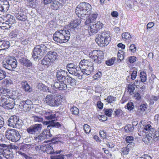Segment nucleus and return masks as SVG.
Listing matches in <instances>:
<instances>
[{
	"label": "nucleus",
	"mask_w": 159,
	"mask_h": 159,
	"mask_svg": "<svg viewBox=\"0 0 159 159\" xmlns=\"http://www.w3.org/2000/svg\"><path fill=\"white\" fill-rule=\"evenodd\" d=\"M61 99L60 95L48 94L45 97L44 102L50 106L57 107L61 104Z\"/></svg>",
	"instance_id": "7ed1b4c3"
},
{
	"label": "nucleus",
	"mask_w": 159,
	"mask_h": 159,
	"mask_svg": "<svg viewBox=\"0 0 159 159\" xmlns=\"http://www.w3.org/2000/svg\"><path fill=\"white\" fill-rule=\"evenodd\" d=\"M159 138V131H155L154 135L152 138L154 141H156Z\"/></svg>",
	"instance_id": "69168bd1"
},
{
	"label": "nucleus",
	"mask_w": 159,
	"mask_h": 159,
	"mask_svg": "<svg viewBox=\"0 0 159 159\" xmlns=\"http://www.w3.org/2000/svg\"><path fill=\"white\" fill-rule=\"evenodd\" d=\"M79 67H78L77 66H75L73 68H71L67 69L68 72L70 74L74 75V74H77V72L80 70Z\"/></svg>",
	"instance_id": "473e14b6"
},
{
	"label": "nucleus",
	"mask_w": 159,
	"mask_h": 159,
	"mask_svg": "<svg viewBox=\"0 0 159 159\" xmlns=\"http://www.w3.org/2000/svg\"><path fill=\"white\" fill-rule=\"evenodd\" d=\"M89 27L88 28V30L90 35L93 34L97 33L101 29H102L103 26V24L100 21H98L97 23L94 22L90 24Z\"/></svg>",
	"instance_id": "9d476101"
},
{
	"label": "nucleus",
	"mask_w": 159,
	"mask_h": 159,
	"mask_svg": "<svg viewBox=\"0 0 159 159\" xmlns=\"http://www.w3.org/2000/svg\"><path fill=\"white\" fill-rule=\"evenodd\" d=\"M33 145L32 144H24L20 146V149H22L23 151H26L30 148H33Z\"/></svg>",
	"instance_id": "c9c22d12"
},
{
	"label": "nucleus",
	"mask_w": 159,
	"mask_h": 159,
	"mask_svg": "<svg viewBox=\"0 0 159 159\" xmlns=\"http://www.w3.org/2000/svg\"><path fill=\"white\" fill-rule=\"evenodd\" d=\"M91 5L89 3L83 2L78 5L75 10V12L79 17H85V16L91 13Z\"/></svg>",
	"instance_id": "f03ea898"
},
{
	"label": "nucleus",
	"mask_w": 159,
	"mask_h": 159,
	"mask_svg": "<svg viewBox=\"0 0 159 159\" xmlns=\"http://www.w3.org/2000/svg\"><path fill=\"white\" fill-rule=\"evenodd\" d=\"M34 120L35 122H43V119L42 117H39L37 116H33Z\"/></svg>",
	"instance_id": "5fc2aeb1"
},
{
	"label": "nucleus",
	"mask_w": 159,
	"mask_h": 159,
	"mask_svg": "<svg viewBox=\"0 0 159 159\" xmlns=\"http://www.w3.org/2000/svg\"><path fill=\"white\" fill-rule=\"evenodd\" d=\"M70 111L72 114L75 115H77L79 113V109L76 107H73L70 108Z\"/></svg>",
	"instance_id": "3c124183"
},
{
	"label": "nucleus",
	"mask_w": 159,
	"mask_h": 159,
	"mask_svg": "<svg viewBox=\"0 0 159 159\" xmlns=\"http://www.w3.org/2000/svg\"><path fill=\"white\" fill-rule=\"evenodd\" d=\"M125 131L127 132H132L134 129V126L131 124H128L125 127Z\"/></svg>",
	"instance_id": "a19ab883"
},
{
	"label": "nucleus",
	"mask_w": 159,
	"mask_h": 159,
	"mask_svg": "<svg viewBox=\"0 0 159 159\" xmlns=\"http://www.w3.org/2000/svg\"><path fill=\"white\" fill-rule=\"evenodd\" d=\"M124 53L125 52L121 50H119L118 51L117 54L118 57L121 61L124 59Z\"/></svg>",
	"instance_id": "de8ad7c7"
},
{
	"label": "nucleus",
	"mask_w": 159,
	"mask_h": 159,
	"mask_svg": "<svg viewBox=\"0 0 159 159\" xmlns=\"http://www.w3.org/2000/svg\"><path fill=\"white\" fill-rule=\"evenodd\" d=\"M43 125H47V129L50 130L54 127L58 128L61 126V125L59 122H55L54 120L51 121H46L43 122Z\"/></svg>",
	"instance_id": "f3484780"
},
{
	"label": "nucleus",
	"mask_w": 159,
	"mask_h": 159,
	"mask_svg": "<svg viewBox=\"0 0 159 159\" xmlns=\"http://www.w3.org/2000/svg\"><path fill=\"white\" fill-rule=\"evenodd\" d=\"M11 91L9 89L6 88H2L0 90V92L1 93L0 95V100H2L4 98L8 99L9 98H11L12 96L11 94Z\"/></svg>",
	"instance_id": "f8f14e48"
},
{
	"label": "nucleus",
	"mask_w": 159,
	"mask_h": 159,
	"mask_svg": "<svg viewBox=\"0 0 159 159\" xmlns=\"http://www.w3.org/2000/svg\"><path fill=\"white\" fill-rule=\"evenodd\" d=\"M5 136L7 139L14 142H17L21 138L18 131L14 129L7 130L5 132Z\"/></svg>",
	"instance_id": "39448f33"
},
{
	"label": "nucleus",
	"mask_w": 159,
	"mask_h": 159,
	"mask_svg": "<svg viewBox=\"0 0 159 159\" xmlns=\"http://www.w3.org/2000/svg\"><path fill=\"white\" fill-rule=\"evenodd\" d=\"M0 26L2 28H3V29H7L10 28L11 26L8 23L3 22L0 23Z\"/></svg>",
	"instance_id": "ea45409f"
},
{
	"label": "nucleus",
	"mask_w": 159,
	"mask_h": 159,
	"mask_svg": "<svg viewBox=\"0 0 159 159\" xmlns=\"http://www.w3.org/2000/svg\"><path fill=\"white\" fill-rule=\"evenodd\" d=\"M93 66V62L89 61V60L83 59L80 62L79 66L80 69H84L86 67L89 66Z\"/></svg>",
	"instance_id": "aec40b11"
},
{
	"label": "nucleus",
	"mask_w": 159,
	"mask_h": 159,
	"mask_svg": "<svg viewBox=\"0 0 159 159\" xmlns=\"http://www.w3.org/2000/svg\"><path fill=\"white\" fill-rule=\"evenodd\" d=\"M2 156L7 159H11L13 157L12 152L8 149H5Z\"/></svg>",
	"instance_id": "c85d7f7f"
},
{
	"label": "nucleus",
	"mask_w": 159,
	"mask_h": 159,
	"mask_svg": "<svg viewBox=\"0 0 159 159\" xmlns=\"http://www.w3.org/2000/svg\"><path fill=\"white\" fill-rule=\"evenodd\" d=\"M89 57L96 63H100L101 60L104 58V53L100 50H94L89 53Z\"/></svg>",
	"instance_id": "6e6552de"
},
{
	"label": "nucleus",
	"mask_w": 159,
	"mask_h": 159,
	"mask_svg": "<svg viewBox=\"0 0 159 159\" xmlns=\"http://www.w3.org/2000/svg\"><path fill=\"white\" fill-rule=\"evenodd\" d=\"M81 21V19L79 17V18L71 21L69 26L70 28L72 29L76 28L80 23Z\"/></svg>",
	"instance_id": "b1692460"
},
{
	"label": "nucleus",
	"mask_w": 159,
	"mask_h": 159,
	"mask_svg": "<svg viewBox=\"0 0 159 159\" xmlns=\"http://www.w3.org/2000/svg\"><path fill=\"white\" fill-rule=\"evenodd\" d=\"M148 107L147 104H143L140 106L139 107L137 111V113L138 115L140 116L144 114V112Z\"/></svg>",
	"instance_id": "a878e982"
},
{
	"label": "nucleus",
	"mask_w": 159,
	"mask_h": 159,
	"mask_svg": "<svg viewBox=\"0 0 159 159\" xmlns=\"http://www.w3.org/2000/svg\"><path fill=\"white\" fill-rule=\"evenodd\" d=\"M128 145L127 147L123 148L121 150V153L122 155H125L128 154L129 151V148H128Z\"/></svg>",
	"instance_id": "37998d69"
},
{
	"label": "nucleus",
	"mask_w": 159,
	"mask_h": 159,
	"mask_svg": "<svg viewBox=\"0 0 159 159\" xmlns=\"http://www.w3.org/2000/svg\"><path fill=\"white\" fill-rule=\"evenodd\" d=\"M45 151L48 154H53L54 152V150L52 147L51 146L48 145L46 146L45 147Z\"/></svg>",
	"instance_id": "58836bf2"
},
{
	"label": "nucleus",
	"mask_w": 159,
	"mask_h": 159,
	"mask_svg": "<svg viewBox=\"0 0 159 159\" xmlns=\"http://www.w3.org/2000/svg\"><path fill=\"white\" fill-rule=\"evenodd\" d=\"M137 73V70H135L132 71L131 74V78L133 80H134L136 78Z\"/></svg>",
	"instance_id": "052dcab7"
},
{
	"label": "nucleus",
	"mask_w": 159,
	"mask_h": 159,
	"mask_svg": "<svg viewBox=\"0 0 159 159\" xmlns=\"http://www.w3.org/2000/svg\"><path fill=\"white\" fill-rule=\"evenodd\" d=\"M1 100H0L1 106L7 109H12L14 107V103L10 102L9 99L3 98Z\"/></svg>",
	"instance_id": "4468645a"
},
{
	"label": "nucleus",
	"mask_w": 159,
	"mask_h": 159,
	"mask_svg": "<svg viewBox=\"0 0 159 159\" xmlns=\"http://www.w3.org/2000/svg\"><path fill=\"white\" fill-rule=\"evenodd\" d=\"M32 105V102L30 100H27L25 101L20 102L19 106L21 109H22L24 111H29L31 109Z\"/></svg>",
	"instance_id": "ddd939ff"
},
{
	"label": "nucleus",
	"mask_w": 159,
	"mask_h": 159,
	"mask_svg": "<svg viewBox=\"0 0 159 159\" xmlns=\"http://www.w3.org/2000/svg\"><path fill=\"white\" fill-rule=\"evenodd\" d=\"M159 99L158 96H152L150 100V103L152 104H153L154 102H156Z\"/></svg>",
	"instance_id": "680f3d73"
},
{
	"label": "nucleus",
	"mask_w": 159,
	"mask_h": 159,
	"mask_svg": "<svg viewBox=\"0 0 159 159\" xmlns=\"http://www.w3.org/2000/svg\"><path fill=\"white\" fill-rule=\"evenodd\" d=\"M4 20L6 22L8 23L11 26L15 23L14 17L10 14H7L4 16Z\"/></svg>",
	"instance_id": "4be33fe9"
},
{
	"label": "nucleus",
	"mask_w": 159,
	"mask_h": 159,
	"mask_svg": "<svg viewBox=\"0 0 159 159\" xmlns=\"http://www.w3.org/2000/svg\"><path fill=\"white\" fill-rule=\"evenodd\" d=\"M108 103H111L114 101V98L112 96H109L107 97V99H105Z\"/></svg>",
	"instance_id": "0e129e2a"
},
{
	"label": "nucleus",
	"mask_w": 159,
	"mask_h": 159,
	"mask_svg": "<svg viewBox=\"0 0 159 159\" xmlns=\"http://www.w3.org/2000/svg\"><path fill=\"white\" fill-rule=\"evenodd\" d=\"M123 114V111L120 109H116L114 111V115L115 116L121 117Z\"/></svg>",
	"instance_id": "79ce46f5"
},
{
	"label": "nucleus",
	"mask_w": 159,
	"mask_h": 159,
	"mask_svg": "<svg viewBox=\"0 0 159 159\" xmlns=\"http://www.w3.org/2000/svg\"><path fill=\"white\" fill-rule=\"evenodd\" d=\"M67 72L65 70L60 69L57 70V78L58 81H66L67 74Z\"/></svg>",
	"instance_id": "2eb2a0df"
},
{
	"label": "nucleus",
	"mask_w": 159,
	"mask_h": 159,
	"mask_svg": "<svg viewBox=\"0 0 159 159\" xmlns=\"http://www.w3.org/2000/svg\"><path fill=\"white\" fill-rule=\"evenodd\" d=\"M24 65L26 66L30 67L32 65V63L30 60L26 58Z\"/></svg>",
	"instance_id": "774afa93"
},
{
	"label": "nucleus",
	"mask_w": 159,
	"mask_h": 159,
	"mask_svg": "<svg viewBox=\"0 0 159 159\" xmlns=\"http://www.w3.org/2000/svg\"><path fill=\"white\" fill-rule=\"evenodd\" d=\"M8 125L13 128H19L23 124L22 121L18 117L14 116H11L8 120Z\"/></svg>",
	"instance_id": "1a4fd4ad"
},
{
	"label": "nucleus",
	"mask_w": 159,
	"mask_h": 159,
	"mask_svg": "<svg viewBox=\"0 0 159 159\" xmlns=\"http://www.w3.org/2000/svg\"><path fill=\"white\" fill-rule=\"evenodd\" d=\"M42 127V125L41 124H36L27 128V131L30 134L35 135L40 132Z\"/></svg>",
	"instance_id": "9b49d317"
},
{
	"label": "nucleus",
	"mask_w": 159,
	"mask_h": 159,
	"mask_svg": "<svg viewBox=\"0 0 159 159\" xmlns=\"http://www.w3.org/2000/svg\"><path fill=\"white\" fill-rule=\"evenodd\" d=\"M12 81L10 79H6L2 81L3 84L4 85H9L12 84Z\"/></svg>",
	"instance_id": "6e6d98bb"
},
{
	"label": "nucleus",
	"mask_w": 159,
	"mask_h": 159,
	"mask_svg": "<svg viewBox=\"0 0 159 159\" xmlns=\"http://www.w3.org/2000/svg\"><path fill=\"white\" fill-rule=\"evenodd\" d=\"M52 63L48 57L46 55L43 58L42 60L41 63L45 65H50L51 63Z\"/></svg>",
	"instance_id": "72a5a7b5"
},
{
	"label": "nucleus",
	"mask_w": 159,
	"mask_h": 159,
	"mask_svg": "<svg viewBox=\"0 0 159 159\" xmlns=\"http://www.w3.org/2000/svg\"><path fill=\"white\" fill-rule=\"evenodd\" d=\"M45 132V130H43L42 134L38 137L35 138L36 140L38 142H39V141H42V140L44 139H45L44 135Z\"/></svg>",
	"instance_id": "4c0bfd02"
},
{
	"label": "nucleus",
	"mask_w": 159,
	"mask_h": 159,
	"mask_svg": "<svg viewBox=\"0 0 159 159\" xmlns=\"http://www.w3.org/2000/svg\"><path fill=\"white\" fill-rule=\"evenodd\" d=\"M43 130H45V133L44 134L45 139H49L50 137H52V135L50 134V130L44 129Z\"/></svg>",
	"instance_id": "603ef678"
},
{
	"label": "nucleus",
	"mask_w": 159,
	"mask_h": 159,
	"mask_svg": "<svg viewBox=\"0 0 159 159\" xmlns=\"http://www.w3.org/2000/svg\"><path fill=\"white\" fill-rule=\"evenodd\" d=\"M59 81V82H56L54 83V86L56 89L60 90H65L67 88L69 89V88H70V87H68L66 84V81Z\"/></svg>",
	"instance_id": "dca6fc26"
},
{
	"label": "nucleus",
	"mask_w": 159,
	"mask_h": 159,
	"mask_svg": "<svg viewBox=\"0 0 159 159\" xmlns=\"http://www.w3.org/2000/svg\"><path fill=\"white\" fill-rule=\"evenodd\" d=\"M129 51L132 52H134L136 50V46L134 44H131L129 47Z\"/></svg>",
	"instance_id": "338daca9"
},
{
	"label": "nucleus",
	"mask_w": 159,
	"mask_h": 159,
	"mask_svg": "<svg viewBox=\"0 0 159 159\" xmlns=\"http://www.w3.org/2000/svg\"><path fill=\"white\" fill-rule=\"evenodd\" d=\"M19 34V32L17 30H15L12 31L10 33V36L12 37H15L17 36Z\"/></svg>",
	"instance_id": "8fccbe9b"
},
{
	"label": "nucleus",
	"mask_w": 159,
	"mask_h": 159,
	"mask_svg": "<svg viewBox=\"0 0 159 159\" xmlns=\"http://www.w3.org/2000/svg\"><path fill=\"white\" fill-rule=\"evenodd\" d=\"M7 76L6 72L1 69H0V81L5 78Z\"/></svg>",
	"instance_id": "a18cd8bd"
},
{
	"label": "nucleus",
	"mask_w": 159,
	"mask_h": 159,
	"mask_svg": "<svg viewBox=\"0 0 159 159\" xmlns=\"http://www.w3.org/2000/svg\"><path fill=\"white\" fill-rule=\"evenodd\" d=\"M23 89L25 92H31L32 91V88L30 86L26 81L22 82Z\"/></svg>",
	"instance_id": "7c9ffc66"
},
{
	"label": "nucleus",
	"mask_w": 159,
	"mask_h": 159,
	"mask_svg": "<svg viewBox=\"0 0 159 159\" xmlns=\"http://www.w3.org/2000/svg\"><path fill=\"white\" fill-rule=\"evenodd\" d=\"M152 140H153L152 137H149V136L147 135V134H146V136L143 139V141L148 144H150L152 142Z\"/></svg>",
	"instance_id": "f704fd0d"
},
{
	"label": "nucleus",
	"mask_w": 159,
	"mask_h": 159,
	"mask_svg": "<svg viewBox=\"0 0 159 159\" xmlns=\"http://www.w3.org/2000/svg\"><path fill=\"white\" fill-rule=\"evenodd\" d=\"M115 60L116 58L115 57H112L111 59L107 61L106 63L108 66H111L114 64Z\"/></svg>",
	"instance_id": "4d7b16f0"
},
{
	"label": "nucleus",
	"mask_w": 159,
	"mask_h": 159,
	"mask_svg": "<svg viewBox=\"0 0 159 159\" xmlns=\"http://www.w3.org/2000/svg\"><path fill=\"white\" fill-rule=\"evenodd\" d=\"M81 70V72H82L83 74L88 75L91 74L93 70V66H89L84 69Z\"/></svg>",
	"instance_id": "bb28decb"
},
{
	"label": "nucleus",
	"mask_w": 159,
	"mask_h": 159,
	"mask_svg": "<svg viewBox=\"0 0 159 159\" xmlns=\"http://www.w3.org/2000/svg\"><path fill=\"white\" fill-rule=\"evenodd\" d=\"M140 77L141 82H145L147 80V75L144 71L141 72L140 74Z\"/></svg>",
	"instance_id": "e433bc0d"
},
{
	"label": "nucleus",
	"mask_w": 159,
	"mask_h": 159,
	"mask_svg": "<svg viewBox=\"0 0 159 159\" xmlns=\"http://www.w3.org/2000/svg\"><path fill=\"white\" fill-rule=\"evenodd\" d=\"M67 81V86L69 87V85L71 86H75L76 85V80L75 79L72 77L67 76L66 77V81Z\"/></svg>",
	"instance_id": "cd10ccee"
},
{
	"label": "nucleus",
	"mask_w": 159,
	"mask_h": 159,
	"mask_svg": "<svg viewBox=\"0 0 159 159\" xmlns=\"http://www.w3.org/2000/svg\"><path fill=\"white\" fill-rule=\"evenodd\" d=\"M98 15V13L97 12H93L92 14L89 18L91 19L92 21L93 22L97 18Z\"/></svg>",
	"instance_id": "e2e57ef3"
},
{
	"label": "nucleus",
	"mask_w": 159,
	"mask_h": 159,
	"mask_svg": "<svg viewBox=\"0 0 159 159\" xmlns=\"http://www.w3.org/2000/svg\"><path fill=\"white\" fill-rule=\"evenodd\" d=\"M16 16L17 20L22 21H25L27 19V16L23 12H20L16 14Z\"/></svg>",
	"instance_id": "c756f323"
},
{
	"label": "nucleus",
	"mask_w": 159,
	"mask_h": 159,
	"mask_svg": "<svg viewBox=\"0 0 159 159\" xmlns=\"http://www.w3.org/2000/svg\"><path fill=\"white\" fill-rule=\"evenodd\" d=\"M17 62L14 57H11L6 59L2 62V66L6 69L11 70L13 68H15L17 66Z\"/></svg>",
	"instance_id": "0eeeda50"
},
{
	"label": "nucleus",
	"mask_w": 159,
	"mask_h": 159,
	"mask_svg": "<svg viewBox=\"0 0 159 159\" xmlns=\"http://www.w3.org/2000/svg\"><path fill=\"white\" fill-rule=\"evenodd\" d=\"M9 5L7 0H0V11L6 12L8 9Z\"/></svg>",
	"instance_id": "a211bd4d"
},
{
	"label": "nucleus",
	"mask_w": 159,
	"mask_h": 159,
	"mask_svg": "<svg viewBox=\"0 0 159 159\" xmlns=\"http://www.w3.org/2000/svg\"><path fill=\"white\" fill-rule=\"evenodd\" d=\"M134 107V105L133 102H128L125 106V108L127 109L129 111H131Z\"/></svg>",
	"instance_id": "c03bdc74"
},
{
	"label": "nucleus",
	"mask_w": 159,
	"mask_h": 159,
	"mask_svg": "<svg viewBox=\"0 0 159 159\" xmlns=\"http://www.w3.org/2000/svg\"><path fill=\"white\" fill-rule=\"evenodd\" d=\"M84 129L86 134L89 133L91 130L90 127L87 124H84Z\"/></svg>",
	"instance_id": "bf43d9fd"
},
{
	"label": "nucleus",
	"mask_w": 159,
	"mask_h": 159,
	"mask_svg": "<svg viewBox=\"0 0 159 159\" xmlns=\"http://www.w3.org/2000/svg\"><path fill=\"white\" fill-rule=\"evenodd\" d=\"M47 55L52 62L57 59L58 55L55 52L49 51Z\"/></svg>",
	"instance_id": "5701e85b"
},
{
	"label": "nucleus",
	"mask_w": 159,
	"mask_h": 159,
	"mask_svg": "<svg viewBox=\"0 0 159 159\" xmlns=\"http://www.w3.org/2000/svg\"><path fill=\"white\" fill-rule=\"evenodd\" d=\"M105 114L107 116L111 117L112 115L113 111L111 109H104Z\"/></svg>",
	"instance_id": "49530a36"
},
{
	"label": "nucleus",
	"mask_w": 159,
	"mask_h": 159,
	"mask_svg": "<svg viewBox=\"0 0 159 159\" xmlns=\"http://www.w3.org/2000/svg\"><path fill=\"white\" fill-rule=\"evenodd\" d=\"M70 36V31L67 30H59L56 31L53 34V38L56 43H62L67 42Z\"/></svg>",
	"instance_id": "f257e3e1"
},
{
	"label": "nucleus",
	"mask_w": 159,
	"mask_h": 159,
	"mask_svg": "<svg viewBox=\"0 0 159 159\" xmlns=\"http://www.w3.org/2000/svg\"><path fill=\"white\" fill-rule=\"evenodd\" d=\"M61 152V151H59V152H58L56 151L54 152L53 154V155L51 156V159H64V155H57L58 154H60Z\"/></svg>",
	"instance_id": "2f4dec72"
},
{
	"label": "nucleus",
	"mask_w": 159,
	"mask_h": 159,
	"mask_svg": "<svg viewBox=\"0 0 159 159\" xmlns=\"http://www.w3.org/2000/svg\"><path fill=\"white\" fill-rule=\"evenodd\" d=\"M122 38L126 39H129L131 38V36L130 34L128 32H125L122 34Z\"/></svg>",
	"instance_id": "13d9d810"
},
{
	"label": "nucleus",
	"mask_w": 159,
	"mask_h": 159,
	"mask_svg": "<svg viewBox=\"0 0 159 159\" xmlns=\"http://www.w3.org/2000/svg\"><path fill=\"white\" fill-rule=\"evenodd\" d=\"M155 131V129L154 128H151L150 130L147 132L146 133V134L149 136V137H153Z\"/></svg>",
	"instance_id": "864d4df0"
},
{
	"label": "nucleus",
	"mask_w": 159,
	"mask_h": 159,
	"mask_svg": "<svg viewBox=\"0 0 159 159\" xmlns=\"http://www.w3.org/2000/svg\"><path fill=\"white\" fill-rule=\"evenodd\" d=\"M110 40L109 34L106 32H104L98 35L96 38V41L100 46H105L107 45Z\"/></svg>",
	"instance_id": "423d86ee"
},
{
	"label": "nucleus",
	"mask_w": 159,
	"mask_h": 159,
	"mask_svg": "<svg viewBox=\"0 0 159 159\" xmlns=\"http://www.w3.org/2000/svg\"><path fill=\"white\" fill-rule=\"evenodd\" d=\"M42 115L44 116L45 119L47 120H52L55 118L56 114L52 113V111H42Z\"/></svg>",
	"instance_id": "6ab92c4d"
},
{
	"label": "nucleus",
	"mask_w": 159,
	"mask_h": 159,
	"mask_svg": "<svg viewBox=\"0 0 159 159\" xmlns=\"http://www.w3.org/2000/svg\"><path fill=\"white\" fill-rule=\"evenodd\" d=\"M134 86V84H129L128 86V91L129 92V93L131 95H132V93H133L135 89V88Z\"/></svg>",
	"instance_id": "09e8293b"
},
{
	"label": "nucleus",
	"mask_w": 159,
	"mask_h": 159,
	"mask_svg": "<svg viewBox=\"0 0 159 159\" xmlns=\"http://www.w3.org/2000/svg\"><path fill=\"white\" fill-rule=\"evenodd\" d=\"M53 3L51 5V8L53 9L57 10L59 8L61 7L63 4L64 1L63 0H60V1L57 0L52 1Z\"/></svg>",
	"instance_id": "412c9836"
},
{
	"label": "nucleus",
	"mask_w": 159,
	"mask_h": 159,
	"mask_svg": "<svg viewBox=\"0 0 159 159\" xmlns=\"http://www.w3.org/2000/svg\"><path fill=\"white\" fill-rule=\"evenodd\" d=\"M10 46L9 41L0 40V50L7 49Z\"/></svg>",
	"instance_id": "393cba45"
},
{
	"label": "nucleus",
	"mask_w": 159,
	"mask_h": 159,
	"mask_svg": "<svg viewBox=\"0 0 159 159\" xmlns=\"http://www.w3.org/2000/svg\"><path fill=\"white\" fill-rule=\"evenodd\" d=\"M48 49L47 47L43 44L37 45L33 50L32 57L35 60H39L45 55Z\"/></svg>",
	"instance_id": "20e7f679"
}]
</instances>
